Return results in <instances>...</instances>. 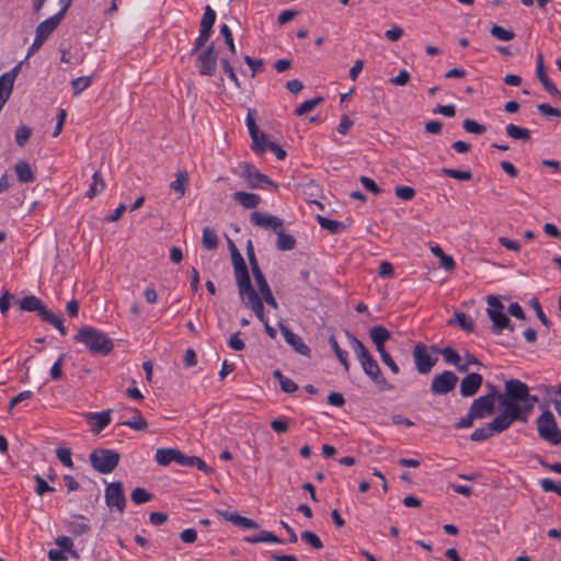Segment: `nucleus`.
I'll return each instance as SVG.
<instances>
[{"instance_id":"nucleus-1","label":"nucleus","mask_w":561,"mask_h":561,"mask_svg":"<svg viewBox=\"0 0 561 561\" xmlns=\"http://www.w3.org/2000/svg\"><path fill=\"white\" fill-rule=\"evenodd\" d=\"M538 398L529 393L526 383L518 379L505 381L504 392L499 394L501 413L491 422L474 430L470 435L473 442H483L495 434L506 431L514 422H527L528 415L534 410Z\"/></svg>"},{"instance_id":"nucleus-52","label":"nucleus","mask_w":561,"mask_h":561,"mask_svg":"<svg viewBox=\"0 0 561 561\" xmlns=\"http://www.w3.org/2000/svg\"><path fill=\"white\" fill-rule=\"evenodd\" d=\"M247 127L249 129V134L251 136V139L253 142H256L257 140V133L260 131L259 127L256 126L255 119L253 117L252 110L248 111V115L245 118Z\"/></svg>"},{"instance_id":"nucleus-40","label":"nucleus","mask_w":561,"mask_h":561,"mask_svg":"<svg viewBox=\"0 0 561 561\" xmlns=\"http://www.w3.org/2000/svg\"><path fill=\"white\" fill-rule=\"evenodd\" d=\"M215 21H216V12L211 9L210 5H206L205 13H204L201 24H199V28L211 32Z\"/></svg>"},{"instance_id":"nucleus-46","label":"nucleus","mask_w":561,"mask_h":561,"mask_svg":"<svg viewBox=\"0 0 561 561\" xmlns=\"http://www.w3.org/2000/svg\"><path fill=\"white\" fill-rule=\"evenodd\" d=\"M56 545L58 547H60V549L64 550L65 552H69L72 558H76V559L79 558L78 552L72 549L73 543L69 537H65V536L58 537L56 539Z\"/></svg>"},{"instance_id":"nucleus-2","label":"nucleus","mask_w":561,"mask_h":561,"mask_svg":"<svg viewBox=\"0 0 561 561\" xmlns=\"http://www.w3.org/2000/svg\"><path fill=\"white\" fill-rule=\"evenodd\" d=\"M75 340L84 344L92 354L107 355L113 350V342L102 331L85 325L75 335Z\"/></svg>"},{"instance_id":"nucleus-57","label":"nucleus","mask_w":561,"mask_h":561,"mask_svg":"<svg viewBox=\"0 0 561 561\" xmlns=\"http://www.w3.org/2000/svg\"><path fill=\"white\" fill-rule=\"evenodd\" d=\"M536 75H537L539 81L541 82V84H543L545 82L550 80L545 70L543 55L541 53H539L537 56Z\"/></svg>"},{"instance_id":"nucleus-32","label":"nucleus","mask_w":561,"mask_h":561,"mask_svg":"<svg viewBox=\"0 0 561 561\" xmlns=\"http://www.w3.org/2000/svg\"><path fill=\"white\" fill-rule=\"evenodd\" d=\"M244 541L249 543H259V542H274V543H283V540L276 537L271 531L262 530L257 535L248 536L244 538Z\"/></svg>"},{"instance_id":"nucleus-11","label":"nucleus","mask_w":561,"mask_h":561,"mask_svg":"<svg viewBox=\"0 0 561 561\" xmlns=\"http://www.w3.org/2000/svg\"><path fill=\"white\" fill-rule=\"evenodd\" d=\"M71 0H67L61 10L55 15L48 18L47 20L41 22L35 31V36L41 38L42 41H46L50 34L57 28L59 23L62 21Z\"/></svg>"},{"instance_id":"nucleus-6","label":"nucleus","mask_w":561,"mask_h":561,"mask_svg":"<svg viewBox=\"0 0 561 561\" xmlns=\"http://www.w3.org/2000/svg\"><path fill=\"white\" fill-rule=\"evenodd\" d=\"M537 428L540 438L547 440L551 445L561 443V432L559 431L553 414L546 410L537 420Z\"/></svg>"},{"instance_id":"nucleus-64","label":"nucleus","mask_w":561,"mask_h":561,"mask_svg":"<svg viewBox=\"0 0 561 561\" xmlns=\"http://www.w3.org/2000/svg\"><path fill=\"white\" fill-rule=\"evenodd\" d=\"M540 486L545 492H554L561 496V485L556 484L554 481L550 479H542L540 481Z\"/></svg>"},{"instance_id":"nucleus-60","label":"nucleus","mask_w":561,"mask_h":561,"mask_svg":"<svg viewBox=\"0 0 561 561\" xmlns=\"http://www.w3.org/2000/svg\"><path fill=\"white\" fill-rule=\"evenodd\" d=\"M411 79L410 72L405 69L401 70L398 76L390 79V82L398 87H404Z\"/></svg>"},{"instance_id":"nucleus-24","label":"nucleus","mask_w":561,"mask_h":561,"mask_svg":"<svg viewBox=\"0 0 561 561\" xmlns=\"http://www.w3.org/2000/svg\"><path fill=\"white\" fill-rule=\"evenodd\" d=\"M430 250L439 260L440 267L446 272H453L456 268L455 260L450 255L446 254L442 247L435 244L432 245Z\"/></svg>"},{"instance_id":"nucleus-27","label":"nucleus","mask_w":561,"mask_h":561,"mask_svg":"<svg viewBox=\"0 0 561 561\" xmlns=\"http://www.w3.org/2000/svg\"><path fill=\"white\" fill-rule=\"evenodd\" d=\"M506 134L514 140L527 142L530 140V130L525 127H519L514 124L506 126Z\"/></svg>"},{"instance_id":"nucleus-47","label":"nucleus","mask_w":561,"mask_h":561,"mask_svg":"<svg viewBox=\"0 0 561 561\" xmlns=\"http://www.w3.org/2000/svg\"><path fill=\"white\" fill-rule=\"evenodd\" d=\"M442 172L445 175L456 179V180H459V181H469L472 178V173L470 171H460V170L444 168V169H442Z\"/></svg>"},{"instance_id":"nucleus-58","label":"nucleus","mask_w":561,"mask_h":561,"mask_svg":"<svg viewBox=\"0 0 561 561\" xmlns=\"http://www.w3.org/2000/svg\"><path fill=\"white\" fill-rule=\"evenodd\" d=\"M530 306L534 308L538 319L540 320V322L546 325V327H550L551 322L550 320L546 317V314L543 313L542 309H541V306L539 304V301L536 299V298H533L530 300Z\"/></svg>"},{"instance_id":"nucleus-51","label":"nucleus","mask_w":561,"mask_h":561,"mask_svg":"<svg viewBox=\"0 0 561 561\" xmlns=\"http://www.w3.org/2000/svg\"><path fill=\"white\" fill-rule=\"evenodd\" d=\"M301 539L306 541L309 546H311L313 549H321L323 547L322 541L320 538L310 530H305L301 533Z\"/></svg>"},{"instance_id":"nucleus-63","label":"nucleus","mask_w":561,"mask_h":561,"mask_svg":"<svg viewBox=\"0 0 561 561\" xmlns=\"http://www.w3.org/2000/svg\"><path fill=\"white\" fill-rule=\"evenodd\" d=\"M474 420L478 419L472 414L470 410H468V413L455 424V427L457 430L470 427L472 426Z\"/></svg>"},{"instance_id":"nucleus-7","label":"nucleus","mask_w":561,"mask_h":561,"mask_svg":"<svg viewBox=\"0 0 561 561\" xmlns=\"http://www.w3.org/2000/svg\"><path fill=\"white\" fill-rule=\"evenodd\" d=\"M192 55H196L195 67L201 76L211 77L215 75L218 54L214 44L208 45L203 50H198V53H192Z\"/></svg>"},{"instance_id":"nucleus-48","label":"nucleus","mask_w":561,"mask_h":561,"mask_svg":"<svg viewBox=\"0 0 561 561\" xmlns=\"http://www.w3.org/2000/svg\"><path fill=\"white\" fill-rule=\"evenodd\" d=\"M130 499L135 504H144L151 500V494L142 488H136L131 492Z\"/></svg>"},{"instance_id":"nucleus-42","label":"nucleus","mask_w":561,"mask_h":561,"mask_svg":"<svg viewBox=\"0 0 561 561\" xmlns=\"http://www.w3.org/2000/svg\"><path fill=\"white\" fill-rule=\"evenodd\" d=\"M329 343L332 350L334 351L337 359L341 362V364L344 366V369L347 371L350 368L347 353L340 348L337 341L333 336L329 339Z\"/></svg>"},{"instance_id":"nucleus-13","label":"nucleus","mask_w":561,"mask_h":561,"mask_svg":"<svg viewBox=\"0 0 561 561\" xmlns=\"http://www.w3.org/2000/svg\"><path fill=\"white\" fill-rule=\"evenodd\" d=\"M458 381V377L450 370L436 375L431 383V391L434 394H446L454 390Z\"/></svg>"},{"instance_id":"nucleus-20","label":"nucleus","mask_w":561,"mask_h":561,"mask_svg":"<svg viewBox=\"0 0 561 561\" xmlns=\"http://www.w3.org/2000/svg\"><path fill=\"white\" fill-rule=\"evenodd\" d=\"M85 420L92 426V431L99 434L111 423V411L106 410L100 413L90 412L87 413Z\"/></svg>"},{"instance_id":"nucleus-14","label":"nucleus","mask_w":561,"mask_h":561,"mask_svg":"<svg viewBox=\"0 0 561 561\" xmlns=\"http://www.w3.org/2000/svg\"><path fill=\"white\" fill-rule=\"evenodd\" d=\"M250 221L256 227L270 228L275 232L278 229H283V220L280 218L262 211H253L250 216Z\"/></svg>"},{"instance_id":"nucleus-37","label":"nucleus","mask_w":561,"mask_h":561,"mask_svg":"<svg viewBox=\"0 0 561 561\" xmlns=\"http://www.w3.org/2000/svg\"><path fill=\"white\" fill-rule=\"evenodd\" d=\"M317 220L321 228L332 233H336L344 228V225L341 221L332 220L320 215L317 216Z\"/></svg>"},{"instance_id":"nucleus-17","label":"nucleus","mask_w":561,"mask_h":561,"mask_svg":"<svg viewBox=\"0 0 561 561\" xmlns=\"http://www.w3.org/2000/svg\"><path fill=\"white\" fill-rule=\"evenodd\" d=\"M229 249L231 251L236 282L250 277L245 261L231 240H229Z\"/></svg>"},{"instance_id":"nucleus-4","label":"nucleus","mask_w":561,"mask_h":561,"mask_svg":"<svg viewBox=\"0 0 561 561\" xmlns=\"http://www.w3.org/2000/svg\"><path fill=\"white\" fill-rule=\"evenodd\" d=\"M92 468L102 474L111 473L119 462V454L113 449L96 448L89 456Z\"/></svg>"},{"instance_id":"nucleus-5","label":"nucleus","mask_w":561,"mask_h":561,"mask_svg":"<svg viewBox=\"0 0 561 561\" xmlns=\"http://www.w3.org/2000/svg\"><path fill=\"white\" fill-rule=\"evenodd\" d=\"M350 340L351 347L355 353L358 362L360 363L364 371L371 379L376 380L381 375V370L377 362L371 357L368 350L359 340H357L355 336H351Z\"/></svg>"},{"instance_id":"nucleus-30","label":"nucleus","mask_w":561,"mask_h":561,"mask_svg":"<svg viewBox=\"0 0 561 561\" xmlns=\"http://www.w3.org/2000/svg\"><path fill=\"white\" fill-rule=\"evenodd\" d=\"M134 416L128 420L121 423L123 426L130 427L135 431H145L148 427L147 421L141 415V412L138 409L133 410Z\"/></svg>"},{"instance_id":"nucleus-31","label":"nucleus","mask_w":561,"mask_h":561,"mask_svg":"<svg viewBox=\"0 0 561 561\" xmlns=\"http://www.w3.org/2000/svg\"><path fill=\"white\" fill-rule=\"evenodd\" d=\"M188 181V174L184 170H180L175 174V180L171 182L170 188L179 194V197H183L185 194V185Z\"/></svg>"},{"instance_id":"nucleus-10","label":"nucleus","mask_w":561,"mask_h":561,"mask_svg":"<svg viewBox=\"0 0 561 561\" xmlns=\"http://www.w3.org/2000/svg\"><path fill=\"white\" fill-rule=\"evenodd\" d=\"M105 503L110 508H116L123 513L126 506V497L123 490V483L112 482L105 488Z\"/></svg>"},{"instance_id":"nucleus-44","label":"nucleus","mask_w":561,"mask_h":561,"mask_svg":"<svg viewBox=\"0 0 561 561\" xmlns=\"http://www.w3.org/2000/svg\"><path fill=\"white\" fill-rule=\"evenodd\" d=\"M211 32L199 28V35L195 38L192 53L205 49L204 46L210 38Z\"/></svg>"},{"instance_id":"nucleus-18","label":"nucleus","mask_w":561,"mask_h":561,"mask_svg":"<svg viewBox=\"0 0 561 561\" xmlns=\"http://www.w3.org/2000/svg\"><path fill=\"white\" fill-rule=\"evenodd\" d=\"M486 313L492 321L491 330L493 333L499 334L504 329L514 331V324L511 322L510 318L504 313V311L495 312L493 310H486Z\"/></svg>"},{"instance_id":"nucleus-34","label":"nucleus","mask_w":561,"mask_h":561,"mask_svg":"<svg viewBox=\"0 0 561 561\" xmlns=\"http://www.w3.org/2000/svg\"><path fill=\"white\" fill-rule=\"evenodd\" d=\"M454 323H457L466 332H472L474 329V323L472 319L463 312H456L455 318L448 320V324Z\"/></svg>"},{"instance_id":"nucleus-53","label":"nucleus","mask_w":561,"mask_h":561,"mask_svg":"<svg viewBox=\"0 0 561 561\" xmlns=\"http://www.w3.org/2000/svg\"><path fill=\"white\" fill-rule=\"evenodd\" d=\"M56 455H57V458L60 460V462L64 466H66L68 468H72L73 467V462H72V459H71V450L69 448L59 447L56 450Z\"/></svg>"},{"instance_id":"nucleus-54","label":"nucleus","mask_w":561,"mask_h":561,"mask_svg":"<svg viewBox=\"0 0 561 561\" xmlns=\"http://www.w3.org/2000/svg\"><path fill=\"white\" fill-rule=\"evenodd\" d=\"M253 276L261 295L271 291L270 285L262 271L253 272Z\"/></svg>"},{"instance_id":"nucleus-22","label":"nucleus","mask_w":561,"mask_h":561,"mask_svg":"<svg viewBox=\"0 0 561 561\" xmlns=\"http://www.w3.org/2000/svg\"><path fill=\"white\" fill-rule=\"evenodd\" d=\"M217 514L220 515L225 520L232 523L233 525L244 528V529H257L259 524L253 519L248 517H243L237 513H230L227 511H217Z\"/></svg>"},{"instance_id":"nucleus-45","label":"nucleus","mask_w":561,"mask_h":561,"mask_svg":"<svg viewBox=\"0 0 561 561\" xmlns=\"http://www.w3.org/2000/svg\"><path fill=\"white\" fill-rule=\"evenodd\" d=\"M272 142L273 141H270L267 139V136L264 133L259 131L256 142L252 141V150L256 153H263L266 150H268L267 144H272Z\"/></svg>"},{"instance_id":"nucleus-9","label":"nucleus","mask_w":561,"mask_h":561,"mask_svg":"<svg viewBox=\"0 0 561 561\" xmlns=\"http://www.w3.org/2000/svg\"><path fill=\"white\" fill-rule=\"evenodd\" d=\"M431 347H427L423 343H417L413 347L412 356L415 364V368L419 374L427 375L437 363V357H433L431 354Z\"/></svg>"},{"instance_id":"nucleus-39","label":"nucleus","mask_w":561,"mask_h":561,"mask_svg":"<svg viewBox=\"0 0 561 561\" xmlns=\"http://www.w3.org/2000/svg\"><path fill=\"white\" fill-rule=\"evenodd\" d=\"M323 101L322 98H314L311 100H307L304 103H301L298 107L295 110V115L302 116L307 113H310L313 111L319 104H321Z\"/></svg>"},{"instance_id":"nucleus-61","label":"nucleus","mask_w":561,"mask_h":561,"mask_svg":"<svg viewBox=\"0 0 561 561\" xmlns=\"http://www.w3.org/2000/svg\"><path fill=\"white\" fill-rule=\"evenodd\" d=\"M537 110L539 111V113L541 115H545V116H557V117L561 116V111L559 108L552 107L551 105L546 104V103L539 104L537 106Z\"/></svg>"},{"instance_id":"nucleus-35","label":"nucleus","mask_w":561,"mask_h":561,"mask_svg":"<svg viewBox=\"0 0 561 561\" xmlns=\"http://www.w3.org/2000/svg\"><path fill=\"white\" fill-rule=\"evenodd\" d=\"M202 243L207 250L217 249L219 240L216 232L213 229L205 227L203 229Z\"/></svg>"},{"instance_id":"nucleus-36","label":"nucleus","mask_w":561,"mask_h":561,"mask_svg":"<svg viewBox=\"0 0 561 561\" xmlns=\"http://www.w3.org/2000/svg\"><path fill=\"white\" fill-rule=\"evenodd\" d=\"M105 187L103 178L100 172H95L92 176V183L87 191V196L93 198L99 195Z\"/></svg>"},{"instance_id":"nucleus-38","label":"nucleus","mask_w":561,"mask_h":561,"mask_svg":"<svg viewBox=\"0 0 561 561\" xmlns=\"http://www.w3.org/2000/svg\"><path fill=\"white\" fill-rule=\"evenodd\" d=\"M490 33L493 37L503 42H510L515 37V33L512 30H506L496 24L492 25Z\"/></svg>"},{"instance_id":"nucleus-29","label":"nucleus","mask_w":561,"mask_h":561,"mask_svg":"<svg viewBox=\"0 0 561 561\" xmlns=\"http://www.w3.org/2000/svg\"><path fill=\"white\" fill-rule=\"evenodd\" d=\"M276 234V248L279 251H289L296 247V239L291 234L285 233L282 229H278Z\"/></svg>"},{"instance_id":"nucleus-3","label":"nucleus","mask_w":561,"mask_h":561,"mask_svg":"<svg viewBox=\"0 0 561 561\" xmlns=\"http://www.w3.org/2000/svg\"><path fill=\"white\" fill-rule=\"evenodd\" d=\"M237 286L243 304L252 309V311L261 322H265L266 317L264 313V305L262 298L253 288L250 277L237 282Z\"/></svg>"},{"instance_id":"nucleus-15","label":"nucleus","mask_w":561,"mask_h":561,"mask_svg":"<svg viewBox=\"0 0 561 561\" xmlns=\"http://www.w3.org/2000/svg\"><path fill=\"white\" fill-rule=\"evenodd\" d=\"M483 382V377L477 373H470L462 378L459 387V392L463 398L473 397L480 389Z\"/></svg>"},{"instance_id":"nucleus-16","label":"nucleus","mask_w":561,"mask_h":561,"mask_svg":"<svg viewBox=\"0 0 561 561\" xmlns=\"http://www.w3.org/2000/svg\"><path fill=\"white\" fill-rule=\"evenodd\" d=\"M279 330L282 332V335L284 336L285 341L300 355L309 356L310 355V348L305 344L302 339L294 333L291 330H289L286 325H284L282 322L278 323Z\"/></svg>"},{"instance_id":"nucleus-50","label":"nucleus","mask_w":561,"mask_h":561,"mask_svg":"<svg viewBox=\"0 0 561 561\" xmlns=\"http://www.w3.org/2000/svg\"><path fill=\"white\" fill-rule=\"evenodd\" d=\"M32 135L30 127L21 125L15 131V141L20 147H23Z\"/></svg>"},{"instance_id":"nucleus-25","label":"nucleus","mask_w":561,"mask_h":561,"mask_svg":"<svg viewBox=\"0 0 561 561\" xmlns=\"http://www.w3.org/2000/svg\"><path fill=\"white\" fill-rule=\"evenodd\" d=\"M233 199L248 209L256 208L261 203L257 194L241 191L233 194Z\"/></svg>"},{"instance_id":"nucleus-62","label":"nucleus","mask_w":561,"mask_h":561,"mask_svg":"<svg viewBox=\"0 0 561 561\" xmlns=\"http://www.w3.org/2000/svg\"><path fill=\"white\" fill-rule=\"evenodd\" d=\"M65 356L61 355L51 366L50 369V376L54 380H60L62 378V363H64Z\"/></svg>"},{"instance_id":"nucleus-55","label":"nucleus","mask_w":561,"mask_h":561,"mask_svg":"<svg viewBox=\"0 0 561 561\" xmlns=\"http://www.w3.org/2000/svg\"><path fill=\"white\" fill-rule=\"evenodd\" d=\"M221 66H222V70L228 76V78L232 81V83L234 84L236 88H240V81L231 66V64L229 62V60L227 59H222L221 60Z\"/></svg>"},{"instance_id":"nucleus-23","label":"nucleus","mask_w":561,"mask_h":561,"mask_svg":"<svg viewBox=\"0 0 561 561\" xmlns=\"http://www.w3.org/2000/svg\"><path fill=\"white\" fill-rule=\"evenodd\" d=\"M370 339L376 345L382 362L386 363V329L381 325L374 327L370 330Z\"/></svg>"},{"instance_id":"nucleus-33","label":"nucleus","mask_w":561,"mask_h":561,"mask_svg":"<svg viewBox=\"0 0 561 561\" xmlns=\"http://www.w3.org/2000/svg\"><path fill=\"white\" fill-rule=\"evenodd\" d=\"M181 466L184 467H196L198 470L209 473L211 472V469L206 465V462L197 457V456H186L183 455V459L181 461Z\"/></svg>"},{"instance_id":"nucleus-59","label":"nucleus","mask_w":561,"mask_h":561,"mask_svg":"<svg viewBox=\"0 0 561 561\" xmlns=\"http://www.w3.org/2000/svg\"><path fill=\"white\" fill-rule=\"evenodd\" d=\"M245 64L251 68V77L254 78L256 73L262 69L264 62L262 59H254L250 56H244Z\"/></svg>"},{"instance_id":"nucleus-56","label":"nucleus","mask_w":561,"mask_h":561,"mask_svg":"<svg viewBox=\"0 0 561 561\" xmlns=\"http://www.w3.org/2000/svg\"><path fill=\"white\" fill-rule=\"evenodd\" d=\"M220 34L224 36L225 42H226V44L229 47V50L232 54H236L237 50H236V46H234V43H233L232 32H231V30L229 28V26L227 24H222L220 26Z\"/></svg>"},{"instance_id":"nucleus-12","label":"nucleus","mask_w":561,"mask_h":561,"mask_svg":"<svg viewBox=\"0 0 561 561\" xmlns=\"http://www.w3.org/2000/svg\"><path fill=\"white\" fill-rule=\"evenodd\" d=\"M241 176L245 180L248 187L257 188L261 184H267L273 188H277V185L270 180V178L249 163L241 165Z\"/></svg>"},{"instance_id":"nucleus-8","label":"nucleus","mask_w":561,"mask_h":561,"mask_svg":"<svg viewBox=\"0 0 561 561\" xmlns=\"http://www.w3.org/2000/svg\"><path fill=\"white\" fill-rule=\"evenodd\" d=\"M499 394L496 388H492V392L474 399L469 410L478 420L492 415L495 411V400H499Z\"/></svg>"},{"instance_id":"nucleus-21","label":"nucleus","mask_w":561,"mask_h":561,"mask_svg":"<svg viewBox=\"0 0 561 561\" xmlns=\"http://www.w3.org/2000/svg\"><path fill=\"white\" fill-rule=\"evenodd\" d=\"M183 455V453L174 448H159L156 451L154 458L160 466H168L171 462L181 465Z\"/></svg>"},{"instance_id":"nucleus-43","label":"nucleus","mask_w":561,"mask_h":561,"mask_svg":"<svg viewBox=\"0 0 561 561\" xmlns=\"http://www.w3.org/2000/svg\"><path fill=\"white\" fill-rule=\"evenodd\" d=\"M462 127L467 133L474 135H482L486 130L484 125L471 118H466L462 123Z\"/></svg>"},{"instance_id":"nucleus-19","label":"nucleus","mask_w":561,"mask_h":561,"mask_svg":"<svg viewBox=\"0 0 561 561\" xmlns=\"http://www.w3.org/2000/svg\"><path fill=\"white\" fill-rule=\"evenodd\" d=\"M431 350L435 354H438V353L442 354L445 362L447 364L456 366V368L459 371L465 373L468 370V365H461V363H460L461 357L454 348H451L449 346H446L443 348H438L437 346H431Z\"/></svg>"},{"instance_id":"nucleus-26","label":"nucleus","mask_w":561,"mask_h":561,"mask_svg":"<svg viewBox=\"0 0 561 561\" xmlns=\"http://www.w3.org/2000/svg\"><path fill=\"white\" fill-rule=\"evenodd\" d=\"M44 302L36 296H26L20 301V308L25 311H35L39 316L45 309Z\"/></svg>"},{"instance_id":"nucleus-49","label":"nucleus","mask_w":561,"mask_h":561,"mask_svg":"<svg viewBox=\"0 0 561 561\" xmlns=\"http://www.w3.org/2000/svg\"><path fill=\"white\" fill-rule=\"evenodd\" d=\"M394 194L398 198L409 202L415 196V190L412 186H396Z\"/></svg>"},{"instance_id":"nucleus-28","label":"nucleus","mask_w":561,"mask_h":561,"mask_svg":"<svg viewBox=\"0 0 561 561\" xmlns=\"http://www.w3.org/2000/svg\"><path fill=\"white\" fill-rule=\"evenodd\" d=\"M15 173L18 180L22 183H31L34 181V173L31 165L25 161H19L15 164Z\"/></svg>"},{"instance_id":"nucleus-41","label":"nucleus","mask_w":561,"mask_h":561,"mask_svg":"<svg viewBox=\"0 0 561 561\" xmlns=\"http://www.w3.org/2000/svg\"><path fill=\"white\" fill-rule=\"evenodd\" d=\"M92 83V77L85 76V77H79L71 81V87L73 90V95H79L83 90L89 88Z\"/></svg>"}]
</instances>
